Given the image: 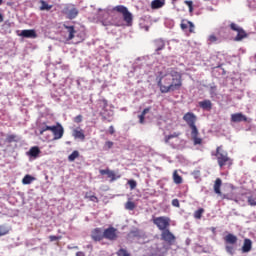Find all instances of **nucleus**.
I'll return each instance as SVG.
<instances>
[{"instance_id": "f257e3e1", "label": "nucleus", "mask_w": 256, "mask_h": 256, "mask_svg": "<svg viewBox=\"0 0 256 256\" xmlns=\"http://www.w3.org/2000/svg\"><path fill=\"white\" fill-rule=\"evenodd\" d=\"M156 81L161 93H172L183 87V74L175 68H164L158 72Z\"/></svg>"}, {"instance_id": "f03ea898", "label": "nucleus", "mask_w": 256, "mask_h": 256, "mask_svg": "<svg viewBox=\"0 0 256 256\" xmlns=\"http://www.w3.org/2000/svg\"><path fill=\"white\" fill-rule=\"evenodd\" d=\"M183 121L187 123L188 127L191 129V137L194 145H202L203 139L199 138V129H197V116L193 112H187L183 116Z\"/></svg>"}, {"instance_id": "7ed1b4c3", "label": "nucleus", "mask_w": 256, "mask_h": 256, "mask_svg": "<svg viewBox=\"0 0 256 256\" xmlns=\"http://www.w3.org/2000/svg\"><path fill=\"white\" fill-rule=\"evenodd\" d=\"M212 157H216V161L220 169L227 166L231 167L233 165V159L229 157V152L225 150L223 145L217 146L215 151L211 152Z\"/></svg>"}, {"instance_id": "20e7f679", "label": "nucleus", "mask_w": 256, "mask_h": 256, "mask_svg": "<svg viewBox=\"0 0 256 256\" xmlns=\"http://www.w3.org/2000/svg\"><path fill=\"white\" fill-rule=\"evenodd\" d=\"M112 13H120L127 27H131V25H133V14L129 12V9L126 6L117 5L112 8Z\"/></svg>"}, {"instance_id": "39448f33", "label": "nucleus", "mask_w": 256, "mask_h": 256, "mask_svg": "<svg viewBox=\"0 0 256 256\" xmlns=\"http://www.w3.org/2000/svg\"><path fill=\"white\" fill-rule=\"evenodd\" d=\"M152 221L159 231H166L169 229V227H171V219L167 216L155 217Z\"/></svg>"}, {"instance_id": "423d86ee", "label": "nucleus", "mask_w": 256, "mask_h": 256, "mask_svg": "<svg viewBox=\"0 0 256 256\" xmlns=\"http://www.w3.org/2000/svg\"><path fill=\"white\" fill-rule=\"evenodd\" d=\"M62 13L66 15L67 19L73 20L79 15V9L75 7V4H68L64 7Z\"/></svg>"}, {"instance_id": "0eeeda50", "label": "nucleus", "mask_w": 256, "mask_h": 256, "mask_svg": "<svg viewBox=\"0 0 256 256\" xmlns=\"http://www.w3.org/2000/svg\"><path fill=\"white\" fill-rule=\"evenodd\" d=\"M230 29L232 31H236L237 35L234 38V41H243V39H247V32H245L243 30V28H241L239 25L235 24V23H231L230 24Z\"/></svg>"}, {"instance_id": "6e6552de", "label": "nucleus", "mask_w": 256, "mask_h": 256, "mask_svg": "<svg viewBox=\"0 0 256 256\" xmlns=\"http://www.w3.org/2000/svg\"><path fill=\"white\" fill-rule=\"evenodd\" d=\"M177 240V237H175L173 235V233L171 232V230L166 229L163 230L161 233V241H164L165 243H167V245H173V243H175V241Z\"/></svg>"}, {"instance_id": "1a4fd4ad", "label": "nucleus", "mask_w": 256, "mask_h": 256, "mask_svg": "<svg viewBox=\"0 0 256 256\" xmlns=\"http://www.w3.org/2000/svg\"><path fill=\"white\" fill-rule=\"evenodd\" d=\"M52 134L54 135V141H58V139H63V135H65V129L61 123H56L55 126H52L51 129Z\"/></svg>"}, {"instance_id": "9d476101", "label": "nucleus", "mask_w": 256, "mask_h": 256, "mask_svg": "<svg viewBox=\"0 0 256 256\" xmlns=\"http://www.w3.org/2000/svg\"><path fill=\"white\" fill-rule=\"evenodd\" d=\"M103 233L104 239H107L108 241H117V238L119 237L117 229L113 226L106 228Z\"/></svg>"}, {"instance_id": "9b49d317", "label": "nucleus", "mask_w": 256, "mask_h": 256, "mask_svg": "<svg viewBox=\"0 0 256 256\" xmlns=\"http://www.w3.org/2000/svg\"><path fill=\"white\" fill-rule=\"evenodd\" d=\"M230 121L231 123H251V119L241 112L231 114Z\"/></svg>"}, {"instance_id": "f8f14e48", "label": "nucleus", "mask_w": 256, "mask_h": 256, "mask_svg": "<svg viewBox=\"0 0 256 256\" xmlns=\"http://www.w3.org/2000/svg\"><path fill=\"white\" fill-rule=\"evenodd\" d=\"M180 28L182 29V31L188 30V33H195V24L187 19L181 20Z\"/></svg>"}, {"instance_id": "ddd939ff", "label": "nucleus", "mask_w": 256, "mask_h": 256, "mask_svg": "<svg viewBox=\"0 0 256 256\" xmlns=\"http://www.w3.org/2000/svg\"><path fill=\"white\" fill-rule=\"evenodd\" d=\"M91 239H93L95 242L103 241L104 233L101 228H95L91 232Z\"/></svg>"}, {"instance_id": "4468645a", "label": "nucleus", "mask_w": 256, "mask_h": 256, "mask_svg": "<svg viewBox=\"0 0 256 256\" xmlns=\"http://www.w3.org/2000/svg\"><path fill=\"white\" fill-rule=\"evenodd\" d=\"M100 175H107L108 179H110L111 183H113V181H117V179H119V177L121 176H116L115 175V171L107 168V169H101L99 170Z\"/></svg>"}, {"instance_id": "2eb2a0df", "label": "nucleus", "mask_w": 256, "mask_h": 256, "mask_svg": "<svg viewBox=\"0 0 256 256\" xmlns=\"http://www.w3.org/2000/svg\"><path fill=\"white\" fill-rule=\"evenodd\" d=\"M20 35L26 39H37V32L33 29L22 30Z\"/></svg>"}, {"instance_id": "dca6fc26", "label": "nucleus", "mask_w": 256, "mask_h": 256, "mask_svg": "<svg viewBox=\"0 0 256 256\" xmlns=\"http://www.w3.org/2000/svg\"><path fill=\"white\" fill-rule=\"evenodd\" d=\"M72 137L74 139H80V141H85V131L81 128H76L72 131Z\"/></svg>"}, {"instance_id": "f3484780", "label": "nucleus", "mask_w": 256, "mask_h": 256, "mask_svg": "<svg viewBox=\"0 0 256 256\" xmlns=\"http://www.w3.org/2000/svg\"><path fill=\"white\" fill-rule=\"evenodd\" d=\"M251 249H253V241L249 238H245L241 249L242 253H249Z\"/></svg>"}, {"instance_id": "a211bd4d", "label": "nucleus", "mask_w": 256, "mask_h": 256, "mask_svg": "<svg viewBox=\"0 0 256 256\" xmlns=\"http://www.w3.org/2000/svg\"><path fill=\"white\" fill-rule=\"evenodd\" d=\"M198 105L204 111H211L213 109V103L211 102V100L200 101Z\"/></svg>"}, {"instance_id": "6ab92c4d", "label": "nucleus", "mask_w": 256, "mask_h": 256, "mask_svg": "<svg viewBox=\"0 0 256 256\" xmlns=\"http://www.w3.org/2000/svg\"><path fill=\"white\" fill-rule=\"evenodd\" d=\"M41 155V149H39L38 146H33L30 148V150L27 152L28 157H33L34 159H37Z\"/></svg>"}, {"instance_id": "aec40b11", "label": "nucleus", "mask_w": 256, "mask_h": 256, "mask_svg": "<svg viewBox=\"0 0 256 256\" xmlns=\"http://www.w3.org/2000/svg\"><path fill=\"white\" fill-rule=\"evenodd\" d=\"M224 241L225 243H227L228 245H236L237 244V236H235L234 234L229 233L228 235H226L224 237Z\"/></svg>"}, {"instance_id": "412c9836", "label": "nucleus", "mask_w": 256, "mask_h": 256, "mask_svg": "<svg viewBox=\"0 0 256 256\" xmlns=\"http://www.w3.org/2000/svg\"><path fill=\"white\" fill-rule=\"evenodd\" d=\"M64 29H67L68 35V41H71L72 39H75V34L77 31L75 30V26H67L64 24Z\"/></svg>"}, {"instance_id": "4be33fe9", "label": "nucleus", "mask_w": 256, "mask_h": 256, "mask_svg": "<svg viewBox=\"0 0 256 256\" xmlns=\"http://www.w3.org/2000/svg\"><path fill=\"white\" fill-rule=\"evenodd\" d=\"M154 46L156 48V52L163 51L165 49V41L163 39H156L154 41Z\"/></svg>"}, {"instance_id": "5701e85b", "label": "nucleus", "mask_w": 256, "mask_h": 256, "mask_svg": "<svg viewBox=\"0 0 256 256\" xmlns=\"http://www.w3.org/2000/svg\"><path fill=\"white\" fill-rule=\"evenodd\" d=\"M179 137H181V132H174L172 134L166 135L164 137V142L169 144L171 139H179Z\"/></svg>"}, {"instance_id": "b1692460", "label": "nucleus", "mask_w": 256, "mask_h": 256, "mask_svg": "<svg viewBox=\"0 0 256 256\" xmlns=\"http://www.w3.org/2000/svg\"><path fill=\"white\" fill-rule=\"evenodd\" d=\"M172 179H173V182L176 185H181V183H183V177H181V175H179L177 170H174L173 175H172Z\"/></svg>"}, {"instance_id": "393cba45", "label": "nucleus", "mask_w": 256, "mask_h": 256, "mask_svg": "<svg viewBox=\"0 0 256 256\" xmlns=\"http://www.w3.org/2000/svg\"><path fill=\"white\" fill-rule=\"evenodd\" d=\"M223 184L221 178H217L214 183V192L216 195H221V185Z\"/></svg>"}, {"instance_id": "a878e982", "label": "nucleus", "mask_w": 256, "mask_h": 256, "mask_svg": "<svg viewBox=\"0 0 256 256\" xmlns=\"http://www.w3.org/2000/svg\"><path fill=\"white\" fill-rule=\"evenodd\" d=\"M11 231V227L2 224L0 225V237H3L5 235H9V232Z\"/></svg>"}, {"instance_id": "bb28decb", "label": "nucleus", "mask_w": 256, "mask_h": 256, "mask_svg": "<svg viewBox=\"0 0 256 256\" xmlns=\"http://www.w3.org/2000/svg\"><path fill=\"white\" fill-rule=\"evenodd\" d=\"M165 5V0H154L151 3L152 9H161Z\"/></svg>"}, {"instance_id": "cd10ccee", "label": "nucleus", "mask_w": 256, "mask_h": 256, "mask_svg": "<svg viewBox=\"0 0 256 256\" xmlns=\"http://www.w3.org/2000/svg\"><path fill=\"white\" fill-rule=\"evenodd\" d=\"M36 178L27 174L24 176V178L22 179V184L23 185H31L33 181H35Z\"/></svg>"}, {"instance_id": "c85d7f7f", "label": "nucleus", "mask_w": 256, "mask_h": 256, "mask_svg": "<svg viewBox=\"0 0 256 256\" xmlns=\"http://www.w3.org/2000/svg\"><path fill=\"white\" fill-rule=\"evenodd\" d=\"M40 3H41L40 11H51V9H53V5H49L44 0H41Z\"/></svg>"}, {"instance_id": "c756f323", "label": "nucleus", "mask_w": 256, "mask_h": 256, "mask_svg": "<svg viewBox=\"0 0 256 256\" xmlns=\"http://www.w3.org/2000/svg\"><path fill=\"white\" fill-rule=\"evenodd\" d=\"M52 128L53 126H48L46 122H43L39 129V135H44L45 131H51Z\"/></svg>"}, {"instance_id": "7c9ffc66", "label": "nucleus", "mask_w": 256, "mask_h": 256, "mask_svg": "<svg viewBox=\"0 0 256 256\" xmlns=\"http://www.w3.org/2000/svg\"><path fill=\"white\" fill-rule=\"evenodd\" d=\"M79 158V151L74 150L69 156H68V161H70L71 163H73V161H75V159Z\"/></svg>"}, {"instance_id": "2f4dec72", "label": "nucleus", "mask_w": 256, "mask_h": 256, "mask_svg": "<svg viewBox=\"0 0 256 256\" xmlns=\"http://www.w3.org/2000/svg\"><path fill=\"white\" fill-rule=\"evenodd\" d=\"M205 213V209L199 208L194 212V219H201L203 217V214Z\"/></svg>"}, {"instance_id": "473e14b6", "label": "nucleus", "mask_w": 256, "mask_h": 256, "mask_svg": "<svg viewBox=\"0 0 256 256\" xmlns=\"http://www.w3.org/2000/svg\"><path fill=\"white\" fill-rule=\"evenodd\" d=\"M136 205H135V202L133 201H127L125 203V209H127V211H133L135 209Z\"/></svg>"}, {"instance_id": "72a5a7b5", "label": "nucleus", "mask_w": 256, "mask_h": 256, "mask_svg": "<svg viewBox=\"0 0 256 256\" xmlns=\"http://www.w3.org/2000/svg\"><path fill=\"white\" fill-rule=\"evenodd\" d=\"M117 256H131V253H129V251H127V249L125 248H120L117 252H116Z\"/></svg>"}, {"instance_id": "f704fd0d", "label": "nucleus", "mask_w": 256, "mask_h": 256, "mask_svg": "<svg viewBox=\"0 0 256 256\" xmlns=\"http://www.w3.org/2000/svg\"><path fill=\"white\" fill-rule=\"evenodd\" d=\"M7 143H15L17 142V135L15 134H10L6 137Z\"/></svg>"}, {"instance_id": "c9c22d12", "label": "nucleus", "mask_w": 256, "mask_h": 256, "mask_svg": "<svg viewBox=\"0 0 256 256\" xmlns=\"http://www.w3.org/2000/svg\"><path fill=\"white\" fill-rule=\"evenodd\" d=\"M85 199H89V201H92L93 203H99V198L95 195L86 194Z\"/></svg>"}, {"instance_id": "e433bc0d", "label": "nucleus", "mask_w": 256, "mask_h": 256, "mask_svg": "<svg viewBox=\"0 0 256 256\" xmlns=\"http://www.w3.org/2000/svg\"><path fill=\"white\" fill-rule=\"evenodd\" d=\"M248 201V205H250V207H256V198H254L253 196H249L247 198Z\"/></svg>"}, {"instance_id": "4c0bfd02", "label": "nucleus", "mask_w": 256, "mask_h": 256, "mask_svg": "<svg viewBox=\"0 0 256 256\" xmlns=\"http://www.w3.org/2000/svg\"><path fill=\"white\" fill-rule=\"evenodd\" d=\"M225 250L227 253H229V255H235V247L231 245H226Z\"/></svg>"}, {"instance_id": "58836bf2", "label": "nucleus", "mask_w": 256, "mask_h": 256, "mask_svg": "<svg viewBox=\"0 0 256 256\" xmlns=\"http://www.w3.org/2000/svg\"><path fill=\"white\" fill-rule=\"evenodd\" d=\"M184 4L187 5V7L189 8V13H193V1L185 0Z\"/></svg>"}, {"instance_id": "ea45409f", "label": "nucleus", "mask_w": 256, "mask_h": 256, "mask_svg": "<svg viewBox=\"0 0 256 256\" xmlns=\"http://www.w3.org/2000/svg\"><path fill=\"white\" fill-rule=\"evenodd\" d=\"M128 185H129L130 189L133 191V189H135L137 187V181L128 180Z\"/></svg>"}, {"instance_id": "a19ab883", "label": "nucleus", "mask_w": 256, "mask_h": 256, "mask_svg": "<svg viewBox=\"0 0 256 256\" xmlns=\"http://www.w3.org/2000/svg\"><path fill=\"white\" fill-rule=\"evenodd\" d=\"M123 19L119 18L117 21H114V27H123Z\"/></svg>"}, {"instance_id": "79ce46f5", "label": "nucleus", "mask_w": 256, "mask_h": 256, "mask_svg": "<svg viewBox=\"0 0 256 256\" xmlns=\"http://www.w3.org/2000/svg\"><path fill=\"white\" fill-rule=\"evenodd\" d=\"M60 239H62V236H55V235H50L49 236V240L51 242H53V241H60Z\"/></svg>"}, {"instance_id": "37998d69", "label": "nucleus", "mask_w": 256, "mask_h": 256, "mask_svg": "<svg viewBox=\"0 0 256 256\" xmlns=\"http://www.w3.org/2000/svg\"><path fill=\"white\" fill-rule=\"evenodd\" d=\"M208 41H209V43H216V41H217V36H215V35H210L209 37H208Z\"/></svg>"}, {"instance_id": "c03bdc74", "label": "nucleus", "mask_w": 256, "mask_h": 256, "mask_svg": "<svg viewBox=\"0 0 256 256\" xmlns=\"http://www.w3.org/2000/svg\"><path fill=\"white\" fill-rule=\"evenodd\" d=\"M82 121H83L82 115H78V116L74 117V123H81Z\"/></svg>"}, {"instance_id": "a18cd8bd", "label": "nucleus", "mask_w": 256, "mask_h": 256, "mask_svg": "<svg viewBox=\"0 0 256 256\" xmlns=\"http://www.w3.org/2000/svg\"><path fill=\"white\" fill-rule=\"evenodd\" d=\"M138 119H139V123H140L141 125H143V123H145V116H144L143 114H140V115L138 116Z\"/></svg>"}, {"instance_id": "49530a36", "label": "nucleus", "mask_w": 256, "mask_h": 256, "mask_svg": "<svg viewBox=\"0 0 256 256\" xmlns=\"http://www.w3.org/2000/svg\"><path fill=\"white\" fill-rule=\"evenodd\" d=\"M172 205H173V207H181V205L179 204V199H173Z\"/></svg>"}, {"instance_id": "de8ad7c7", "label": "nucleus", "mask_w": 256, "mask_h": 256, "mask_svg": "<svg viewBox=\"0 0 256 256\" xmlns=\"http://www.w3.org/2000/svg\"><path fill=\"white\" fill-rule=\"evenodd\" d=\"M105 147H107V149H112V148H113V142L107 141V142L105 143Z\"/></svg>"}, {"instance_id": "09e8293b", "label": "nucleus", "mask_w": 256, "mask_h": 256, "mask_svg": "<svg viewBox=\"0 0 256 256\" xmlns=\"http://www.w3.org/2000/svg\"><path fill=\"white\" fill-rule=\"evenodd\" d=\"M150 111H151V107L145 108V109L142 111L141 115H144V117H145V115H146L147 113H149Z\"/></svg>"}, {"instance_id": "8fccbe9b", "label": "nucleus", "mask_w": 256, "mask_h": 256, "mask_svg": "<svg viewBox=\"0 0 256 256\" xmlns=\"http://www.w3.org/2000/svg\"><path fill=\"white\" fill-rule=\"evenodd\" d=\"M109 133H110V135H114L115 134V128L113 126L109 127Z\"/></svg>"}, {"instance_id": "3c124183", "label": "nucleus", "mask_w": 256, "mask_h": 256, "mask_svg": "<svg viewBox=\"0 0 256 256\" xmlns=\"http://www.w3.org/2000/svg\"><path fill=\"white\" fill-rule=\"evenodd\" d=\"M101 102L103 103V108L105 109V107H107V105H108L107 100L103 99V100H101Z\"/></svg>"}, {"instance_id": "603ef678", "label": "nucleus", "mask_w": 256, "mask_h": 256, "mask_svg": "<svg viewBox=\"0 0 256 256\" xmlns=\"http://www.w3.org/2000/svg\"><path fill=\"white\" fill-rule=\"evenodd\" d=\"M76 256H85V252L79 251L76 253Z\"/></svg>"}, {"instance_id": "864d4df0", "label": "nucleus", "mask_w": 256, "mask_h": 256, "mask_svg": "<svg viewBox=\"0 0 256 256\" xmlns=\"http://www.w3.org/2000/svg\"><path fill=\"white\" fill-rule=\"evenodd\" d=\"M68 249H79V246H73V247L68 246Z\"/></svg>"}, {"instance_id": "5fc2aeb1", "label": "nucleus", "mask_w": 256, "mask_h": 256, "mask_svg": "<svg viewBox=\"0 0 256 256\" xmlns=\"http://www.w3.org/2000/svg\"><path fill=\"white\" fill-rule=\"evenodd\" d=\"M3 20H4L3 14L0 13V23H3Z\"/></svg>"}, {"instance_id": "6e6d98bb", "label": "nucleus", "mask_w": 256, "mask_h": 256, "mask_svg": "<svg viewBox=\"0 0 256 256\" xmlns=\"http://www.w3.org/2000/svg\"><path fill=\"white\" fill-rule=\"evenodd\" d=\"M0 5H3V0H0Z\"/></svg>"}, {"instance_id": "4d7b16f0", "label": "nucleus", "mask_w": 256, "mask_h": 256, "mask_svg": "<svg viewBox=\"0 0 256 256\" xmlns=\"http://www.w3.org/2000/svg\"><path fill=\"white\" fill-rule=\"evenodd\" d=\"M172 1H177V0H172Z\"/></svg>"}]
</instances>
